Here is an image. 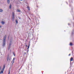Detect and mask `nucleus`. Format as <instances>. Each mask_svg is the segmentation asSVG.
I'll return each mask as SVG.
<instances>
[{
	"instance_id": "0eeeda50",
	"label": "nucleus",
	"mask_w": 74,
	"mask_h": 74,
	"mask_svg": "<svg viewBox=\"0 0 74 74\" xmlns=\"http://www.w3.org/2000/svg\"><path fill=\"white\" fill-rule=\"evenodd\" d=\"M1 23L2 25H4L5 24V22L3 21H2Z\"/></svg>"
},
{
	"instance_id": "7ed1b4c3",
	"label": "nucleus",
	"mask_w": 74,
	"mask_h": 74,
	"mask_svg": "<svg viewBox=\"0 0 74 74\" xmlns=\"http://www.w3.org/2000/svg\"><path fill=\"white\" fill-rule=\"evenodd\" d=\"M9 60H11V57L9 56H8L7 57V61H8Z\"/></svg>"
},
{
	"instance_id": "f03ea898",
	"label": "nucleus",
	"mask_w": 74,
	"mask_h": 74,
	"mask_svg": "<svg viewBox=\"0 0 74 74\" xmlns=\"http://www.w3.org/2000/svg\"><path fill=\"white\" fill-rule=\"evenodd\" d=\"M15 18V14H14V12H12V19L13 20H14Z\"/></svg>"
},
{
	"instance_id": "b1692460",
	"label": "nucleus",
	"mask_w": 74,
	"mask_h": 74,
	"mask_svg": "<svg viewBox=\"0 0 74 74\" xmlns=\"http://www.w3.org/2000/svg\"><path fill=\"white\" fill-rule=\"evenodd\" d=\"M70 54L69 55V56H70Z\"/></svg>"
},
{
	"instance_id": "a211bd4d",
	"label": "nucleus",
	"mask_w": 74,
	"mask_h": 74,
	"mask_svg": "<svg viewBox=\"0 0 74 74\" xmlns=\"http://www.w3.org/2000/svg\"><path fill=\"white\" fill-rule=\"evenodd\" d=\"M1 66H0V71L1 70Z\"/></svg>"
},
{
	"instance_id": "39448f33",
	"label": "nucleus",
	"mask_w": 74,
	"mask_h": 74,
	"mask_svg": "<svg viewBox=\"0 0 74 74\" xmlns=\"http://www.w3.org/2000/svg\"><path fill=\"white\" fill-rule=\"evenodd\" d=\"M4 70H3L2 69L1 70V71L0 72V74H2L3 73V71Z\"/></svg>"
},
{
	"instance_id": "aec40b11",
	"label": "nucleus",
	"mask_w": 74,
	"mask_h": 74,
	"mask_svg": "<svg viewBox=\"0 0 74 74\" xmlns=\"http://www.w3.org/2000/svg\"><path fill=\"white\" fill-rule=\"evenodd\" d=\"M29 8V6H28L27 7V8L28 9V8Z\"/></svg>"
},
{
	"instance_id": "9d476101",
	"label": "nucleus",
	"mask_w": 74,
	"mask_h": 74,
	"mask_svg": "<svg viewBox=\"0 0 74 74\" xmlns=\"http://www.w3.org/2000/svg\"><path fill=\"white\" fill-rule=\"evenodd\" d=\"M17 12H21V10H17Z\"/></svg>"
},
{
	"instance_id": "6e6552de",
	"label": "nucleus",
	"mask_w": 74,
	"mask_h": 74,
	"mask_svg": "<svg viewBox=\"0 0 74 74\" xmlns=\"http://www.w3.org/2000/svg\"><path fill=\"white\" fill-rule=\"evenodd\" d=\"M73 58L72 57L71 58L70 60V61L71 62V61H73Z\"/></svg>"
},
{
	"instance_id": "423d86ee",
	"label": "nucleus",
	"mask_w": 74,
	"mask_h": 74,
	"mask_svg": "<svg viewBox=\"0 0 74 74\" xmlns=\"http://www.w3.org/2000/svg\"><path fill=\"white\" fill-rule=\"evenodd\" d=\"M10 0H7V3L8 4H10Z\"/></svg>"
},
{
	"instance_id": "6ab92c4d",
	"label": "nucleus",
	"mask_w": 74,
	"mask_h": 74,
	"mask_svg": "<svg viewBox=\"0 0 74 74\" xmlns=\"http://www.w3.org/2000/svg\"><path fill=\"white\" fill-rule=\"evenodd\" d=\"M10 70H9V74H10Z\"/></svg>"
},
{
	"instance_id": "dca6fc26",
	"label": "nucleus",
	"mask_w": 74,
	"mask_h": 74,
	"mask_svg": "<svg viewBox=\"0 0 74 74\" xmlns=\"http://www.w3.org/2000/svg\"><path fill=\"white\" fill-rule=\"evenodd\" d=\"M28 10H29V11H30V8H28Z\"/></svg>"
},
{
	"instance_id": "a878e982",
	"label": "nucleus",
	"mask_w": 74,
	"mask_h": 74,
	"mask_svg": "<svg viewBox=\"0 0 74 74\" xmlns=\"http://www.w3.org/2000/svg\"><path fill=\"white\" fill-rule=\"evenodd\" d=\"M21 0V1H22V0Z\"/></svg>"
},
{
	"instance_id": "4be33fe9",
	"label": "nucleus",
	"mask_w": 74,
	"mask_h": 74,
	"mask_svg": "<svg viewBox=\"0 0 74 74\" xmlns=\"http://www.w3.org/2000/svg\"><path fill=\"white\" fill-rule=\"evenodd\" d=\"M26 46L27 47V45H26Z\"/></svg>"
},
{
	"instance_id": "f8f14e48",
	"label": "nucleus",
	"mask_w": 74,
	"mask_h": 74,
	"mask_svg": "<svg viewBox=\"0 0 74 74\" xmlns=\"http://www.w3.org/2000/svg\"><path fill=\"white\" fill-rule=\"evenodd\" d=\"M30 47V45H29L28 47V48L27 49H29V47Z\"/></svg>"
},
{
	"instance_id": "f257e3e1",
	"label": "nucleus",
	"mask_w": 74,
	"mask_h": 74,
	"mask_svg": "<svg viewBox=\"0 0 74 74\" xmlns=\"http://www.w3.org/2000/svg\"><path fill=\"white\" fill-rule=\"evenodd\" d=\"M6 37L7 36H6V35H5L3 38V47H4V46H5V39L6 38Z\"/></svg>"
},
{
	"instance_id": "5701e85b",
	"label": "nucleus",
	"mask_w": 74,
	"mask_h": 74,
	"mask_svg": "<svg viewBox=\"0 0 74 74\" xmlns=\"http://www.w3.org/2000/svg\"><path fill=\"white\" fill-rule=\"evenodd\" d=\"M14 55L15 56V54H14Z\"/></svg>"
},
{
	"instance_id": "20e7f679",
	"label": "nucleus",
	"mask_w": 74,
	"mask_h": 74,
	"mask_svg": "<svg viewBox=\"0 0 74 74\" xmlns=\"http://www.w3.org/2000/svg\"><path fill=\"white\" fill-rule=\"evenodd\" d=\"M14 60H15V58H13V59L11 62V63H12V64H13V63H14Z\"/></svg>"
},
{
	"instance_id": "412c9836",
	"label": "nucleus",
	"mask_w": 74,
	"mask_h": 74,
	"mask_svg": "<svg viewBox=\"0 0 74 74\" xmlns=\"http://www.w3.org/2000/svg\"><path fill=\"white\" fill-rule=\"evenodd\" d=\"M29 52V50H28L27 51V53H28V52Z\"/></svg>"
},
{
	"instance_id": "4468645a",
	"label": "nucleus",
	"mask_w": 74,
	"mask_h": 74,
	"mask_svg": "<svg viewBox=\"0 0 74 74\" xmlns=\"http://www.w3.org/2000/svg\"><path fill=\"white\" fill-rule=\"evenodd\" d=\"M0 12H3V10L2 9H0Z\"/></svg>"
},
{
	"instance_id": "1a4fd4ad",
	"label": "nucleus",
	"mask_w": 74,
	"mask_h": 74,
	"mask_svg": "<svg viewBox=\"0 0 74 74\" xmlns=\"http://www.w3.org/2000/svg\"><path fill=\"white\" fill-rule=\"evenodd\" d=\"M9 8L10 9H11V5H10L9 6Z\"/></svg>"
},
{
	"instance_id": "ddd939ff",
	"label": "nucleus",
	"mask_w": 74,
	"mask_h": 74,
	"mask_svg": "<svg viewBox=\"0 0 74 74\" xmlns=\"http://www.w3.org/2000/svg\"><path fill=\"white\" fill-rule=\"evenodd\" d=\"M5 68V66H4L3 69H2V70H4Z\"/></svg>"
},
{
	"instance_id": "f3484780",
	"label": "nucleus",
	"mask_w": 74,
	"mask_h": 74,
	"mask_svg": "<svg viewBox=\"0 0 74 74\" xmlns=\"http://www.w3.org/2000/svg\"><path fill=\"white\" fill-rule=\"evenodd\" d=\"M2 27V26L1 25H0V28H1Z\"/></svg>"
},
{
	"instance_id": "2eb2a0df",
	"label": "nucleus",
	"mask_w": 74,
	"mask_h": 74,
	"mask_svg": "<svg viewBox=\"0 0 74 74\" xmlns=\"http://www.w3.org/2000/svg\"><path fill=\"white\" fill-rule=\"evenodd\" d=\"M70 45H71V46L72 45V43H70Z\"/></svg>"
},
{
	"instance_id": "9b49d317",
	"label": "nucleus",
	"mask_w": 74,
	"mask_h": 74,
	"mask_svg": "<svg viewBox=\"0 0 74 74\" xmlns=\"http://www.w3.org/2000/svg\"><path fill=\"white\" fill-rule=\"evenodd\" d=\"M16 23L18 24V20H16Z\"/></svg>"
},
{
	"instance_id": "393cba45",
	"label": "nucleus",
	"mask_w": 74,
	"mask_h": 74,
	"mask_svg": "<svg viewBox=\"0 0 74 74\" xmlns=\"http://www.w3.org/2000/svg\"><path fill=\"white\" fill-rule=\"evenodd\" d=\"M25 54H26V53H25Z\"/></svg>"
}]
</instances>
